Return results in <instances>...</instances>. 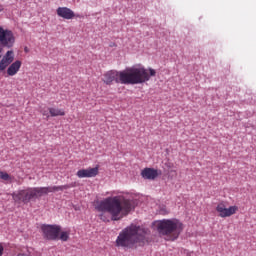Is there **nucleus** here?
Wrapping results in <instances>:
<instances>
[{"label":"nucleus","mask_w":256,"mask_h":256,"mask_svg":"<svg viewBox=\"0 0 256 256\" xmlns=\"http://www.w3.org/2000/svg\"><path fill=\"white\" fill-rule=\"evenodd\" d=\"M156 75L157 71L153 68L146 69L143 66H132L122 71L109 70L103 74L102 81L105 85H113V81L121 85H141L147 83L151 77Z\"/></svg>","instance_id":"obj_1"},{"label":"nucleus","mask_w":256,"mask_h":256,"mask_svg":"<svg viewBox=\"0 0 256 256\" xmlns=\"http://www.w3.org/2000/svg\"><path fill=\"white\" fill-rule=\"evenodd\" d=\"M135 207H137L135 200L114 196L98 201L95 209L100 213H109L112 221H121V219L127 217Z\"/></svg>","instance_id":"obj_2"},{"label":"nucleus","mask_w":256,"mask_h":256,"mask_svg":"<svg viewBox=\"0 0 256 256\" xmlns=\"http://www.w3.org/2000/svg\"><path fill=\"white\" fill-rule=\"evenodd\" d=\"M147 241H149V230L131 225L119 233L116 239V247L136 249V247H143Z\"/></svg>","instance_id":"obj_3"},{"label":"nucleus","mask_w":256,"mask_h":256,"mask_svg":"<svg viewBox=\"0 0 256 256\" xmlns=\"http://www.w3.org/2000/svg\"><path fill=\"white\" fill-rule=\"evenodd\" d=\"M154 226L159 235L165 237L166 241H176L185 229L183 223L177 219L159 220L154 223Z\"/></svg>","instance_id":"obj_4"},{"label":"nucleus","mask_w":256,"mask_h":256,"mask_svg":"<svg viewBox=\"0 0 256 256\" xmlns=\"http://www.w3.org/2000/svg\"><path fill=\"white\" fill-rule=\"evenodd\" d=\"M21 60L15 61V52L8 50L0 60V73H7L8 77H15L21 71Z\"/></svg>","instance_id":"obj_5"},{"label":"nucleus","mask_w":256,"mask_h":256,"mask_svg":"<svg viewBox=\"0 0 256 256\" xmlns=\"http://www.w3.org/2000/svg\"><path fill=\"white\" fill-rule=\"evenodd\" d=\"M43 195H47L46 187H33L19 190L17 193H13L12 199L15 201V203H24L26 205L30 201H33V199H39V197H43Z\"/></svg>","instance_id":"obj_6"},{"label":"nucleus","mask_w":256,"mask_h":256,"mask_svg":"<svg viewBox=\"0 0 256 256\" xmlns=\"http://www.w3.org/2000/svg\"><path fill=\"white\" fill-rule=\"evenodd\" d=\"M0 45L6 49H11L15 45V34L3 26H0Z\"/></svg>","instance_id":"obj_7"},{"label":"nucleus","mask_w":256,"mask_h":256,"mask_svg":"<svg viewBox=\"0 0 256 256\" xmlns=\"http://www.w3.org/2000/svg\"><path fill=\"white\" fill-rule=\"evenodd\" d=\"M41 230L45 239H48L49 241H57V239H59V234L61 233V226L42 225Z\"/></svg>","instance_id":"obj_8"},{"label":"nucleus","mask_w":256,"mask_h":256,"mask_svg":"<svg viewBox=\"0 0 256 256\" xmlns=\"http://www.w3.org/2000/svg\"><path fill=\"white\" fill-rule=\"evenodd\" d=\"M216 211L222 219H225L227 217H231L232 215H235V213L239 211V207L230 206L229 208H227L225 203L221 202L216 206Z\"/></svg>","instance_id":"obj_9"},{"label":"nucleus","mask_w":256,"mask_h":256,"mask_svg":"<svg viewBox=\"0 0 256 256\" xmlns=\"http://www.w3.org/2000/svg\"><path fill=\"white\" fill-rule=\"evenodd\" d=\"M162 171L155 169V168H144L141 171V177L143 179H148V181H155V179H157V177H159L160 175H162Z\"/></svg>","instance_id":"obj_10"},{"label":"nucleus","mask_w":256,"mask_h":256,"mask_svg":"<svg viewBox=\"0 0 256 256\" xmlns=\"http://www.w3.org/2000/svg\"><path fill=\"white\" fill-rule=\"evenodd\" d=\"M76 175L79 179L97 177L99 175V167L80 169Z\"/></svg>","instance_id":"obj_11"},{"label":"nucleus","mask_w":256,"mask_h":256,"mask_svg":"<svg viewBox=\"0 0 256 256\" xmlns=\"http://www.w3.org/2000/svg\"><path fill=\"white\" fill-rule=\"evenodd\" d=\"M56 13L58 17H61L62 19L71 20L75 17V12L68 7H58Z\"/></svg>","instance_id":"obj_12"},{"label":"nucleus","mask_w":256,"mask_h":256,"mask_svg":"<svg viewBox=\"0 0 256 256\" xmlns=\"http://www.w3.org/2000/svg\"><path fill=\"white\" fill-rule=\"evenodd\" d=\"M71 187H75V184H66L61 186H48L46 187V193H57V191H65L67 189H71Z\"/></svg>","instance_id":"obj_13"},{"label":"nucleus","mask_w":256,"mask_h":256,"mask_svg":"<svg viewBox=\"0 0 256 256\" xmlns=\"http://www.w3.org/2000/svg\"><path fill=\"white\" fill-rule=\"evenodd\" d=\"M50 117H65V110L59 108H49Z\"/></svg>","instance_id":"obj_14"},{"label":"nucleus","mask_w":256,"mask_h":256,"mask_svg":"<svg viewBox=\"0 0 256 256\" xmlns=\"http://www.w3.org/2000/svg\"><path fill=\"white\" fill-rule=\"evenodd\" d=\"M0 179H2V181H7L8 183L13 182V177H11L9 173L3 171H0Z\"/></svg>","instance_id":"obj_15"},{"label":"nucleus","mask_w":256,"mask_h":256,"mask_svg":"<svg viewBox=\"0 0 256 256\" xmlns=\"http://www.w3.org/2000/svg\"><path fill=\"white\" fill-rule=\"evenodd\" d=\"M60 236H58V239L60 241H69V235H71L70 231H62L59 233Z\"/></svg>","instance_id":"obj_16"},{"label":"nucleus","mask_w":256,"mask_h":256,"mask_svg":"<svg viewBox=\"0 0 256 256\" xmlns=\"http://www.w3.org/2000/svg\"><path fill=\"white\" fill-rule=\"evenodd\" d=\"M40 112L43 115V117H46L47 119H49V117H50L49 108L44 107L40 110Z\"/></svg>","instance_id":"obj_17"},{"label":"nucleus","mask_w":256,"mask_h":256,"mask_svg":"<svg viewBox=\"0 0 256 256\" xmlns=\"http://www.w3.org/2000/svg\"><path fill=\"white\" fill-rule=\"evenodd\" d=\"M4 251L5 248L3 247V244H0V256H3Z\"/></svg>","instance_id":"obj_18"},{"label":"nucleus","mask_w":256,"mask_h":256,"mask_svg":"<svg viewBox=\"0 0 256 256\" xmlns=\"http://www.w3.org/2000/svg\"><path fill=\"white\" fill-rule=\"evenodd\" d=\"M100 219H101L102 221H107V219L105 218V215H103V214L100 215Z\"/></svg>","instance_id":"obj_19"},{"label":"nucleus","mask_w":256,"mask_h":256,"mask_svg":"<svg viewBox=\"0 0 256 256\" xmlns=\"http://www.w3.org/2000/svg\"><path fill=\"white\" fill-rule=\"evenodd\" d=\"M4 9H5V8L3 7V5H2V4H0V13H1V12H3V11H4Z\"/></svg>","instance_id":"obj_20"},{"label":"nucleus","mask_w":256,"mask_h":256,"mask_svg":"<svg viewBox=\"0 0 256 256\" xmlns=\"http://www.w3.org/2000/svg\"><path fill=\"white\" fill-rule=\"evenodd\" d=\"M2 51H3V49L0 47V59H2V58H1V52H2Z\"/></svg>","instance_id":"obj_21"},{"label":"nucleus","mask_w":256,"mask_h":256,"mask_svg":"<svg viewBox=\"0 0 256 256\" xmlns=\"http://www.w3.org/2000/svg\"><path fill=\"white\" fill-rule=\"evenodd\" d=\"M170 173H177V171H175V170H170Z\"/></svg>","instance_id":"obj_22"},{"label":"nucleus","mask_w":256,"mask_h":256,"mask_svg":"<svg viewBox=\"0 0 256 256\" xmlns=\"http://www.w3.org/2000/svg\"><path fill=\"white\" fill-rule=\"evenodd\" d=\"M26 53H27V48H25V50H24Z\"/></svg>","instance_id":"obj_23"}]
</instances>
